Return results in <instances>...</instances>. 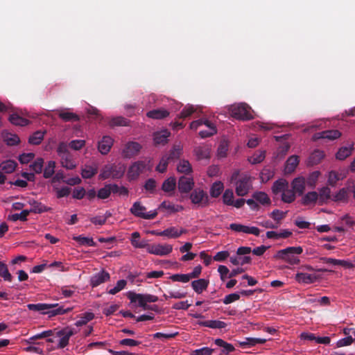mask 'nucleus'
<instances>
[{"mask_svg": "<svg viewBox=\"0 0 355 355\" xmlns=\"http://www.w3.org/2000/svg\"><path fill=\"white\" fill-rule=\"evenodd\" d=\"M27 308L30 311H38L42 314H46L49 318L64 315L73 310V307L65 308L64 305H60L59 304H46V303H38V304H28Z\"/></svg>", "mask_w": 355, "mask_h": 355, "instance_id": "1", "label": "nucleus"}, {"mask_svg": "<svg viewBox=\"0 0 355 355\" xmlns=\"http://www.w3.org/2000/svg\"><path fill=\"white\" fill-rule=\"evenodd\" d=\"M272 192L275 196L281 195V200L285 203H292L296 199V193L292 189L289 188L288 182L280 178L276 180L272 186Z\"/></svg>", "mask_w": 355, "mask_h": 355, "instance_id": "2", "label": "nucleus"}, {"mask_svg": "<svg viewBox=\"0 0 355 355\" xmlns=\"http://www.w3.org/2000/svg\"><path fill=\"white\" fill-rule=\"evenodd\" d=\"M302 252L303 248L301 246L288 247L278 250L274 257L276 259H279L290 265L295 266L300 263V255Z\"/></svg>", "mask_w": 355, "mask_h": 355, "instance_id": "3", "label": "nucleus"}, {"mask_svg": "<svg viewBox=\"0 0 355 355\" xmlns=\"http://www.w3.org/2000/svg\"><path fill=\"white\" fill-rule=\"evenodd\" d=\"M125 166L122 163H113L105 164L101 170L98 175L99 180L121 179L125 173Z\"/></svg>", "mask_w": 355, "mask_h": 355, "instance_id": "4", "label": "nucleus"}, {"mask_svg": "<svg viewBox=\"0 0 355 355\" xmlns=\"http://www.w3.org/2000/svg\"><path fill=\"white\" fill-rule=\"evenodd\" d=\"M57 153L60 157V162L62 167L67 169H73L76 167V162L68 150L67 143L60 142L57 148Z\"/></svg>", "mask_w": 355, "mask_h": 355, "instance_id": "5", "label": "nucleus"}, {"mask_svg": "<svg viewBox=\"0 0 355 355\" xmlns=\"http://www.w3.org/2000/svg\"><path fill=\"white\" fill-rule=\"evenodd\" d=\"M231 116L236 119L248 121L253 119V116L245 103L232 105L229 107Z\"/></svg>", "mask_w": 355, "mask_h": 355, "instance_id": "6", "label": "nucleus"}, {"mask_svg": "<svg viewBox=\"0 0 355 355\" xmlns=\"http://www.w3.org/2000/svg\"><path fill=\"white\" fill-rule=\"evenodd\" d=\"M126 295L131 303H138V306L144 309H146V304L148 302H156L158 300V297L155 295L136 293L133 291L128 292Z\"/></svg>", "mask_w": 355, "mask_h": 355, "instance_id": "7", "label": "nucleus"}, {"mask_svg": "<svg viewBox=\"0 0 355 355\" xmlns=\"http://www.w3.org/2000/svg\"><path fill=\"white\" fill-rule=\"evenodd\" d=\"M130 211L135 217L146 220L154 219L157 216L156 209L147 211L146 207L140 201L135 202L130 209Z\"/></svg>", "mask_w": 355, "mask_h": 355, "instance_id": "8", "label": "nucleus"}, {"mask_svg": "<svg viewBox=\"0 0 355 355\" xmlns=\"http://www.w3.org/2000/svg\"><path fill=\"white\" fill-rule=\"evenodd\" d=\"M148 166L146 161H137L132 163L128 168L127 178L129 181L137 180L141 174L144 173Z\"/></svg>", "mask_w": 355, "mask_h": 355, "instance_id": "9", "label": "nucleus"}, {"mask_svg": "<svg viewBox=\"0 0 355 355\" xmlns=\"http://www.w3.org/2000/svg\"><path fill=\"white\" fill-rule=\"evenodd\" d=\"M148 253L157 256H166L173 251V245L170 244H148L146 247Z\"/></svg>", "mask_w": 355, "mask_h": 355, "instance_id": "10", "label": "nucleus"}, {"mask_svg": "<svg viewBox=\"0 0 355 355\" xmlns=\"http://www.w3.org/2000/svg\"><path fill=\"white\" fill-rule=\"evenodd\" d=\"M251 187L250 177L248 175H242L236 182V193L239 196H245Z\"/></svg>", "mask_w": 355, "mask_h": 355, "instance_id": "11", "label": "nucleus"}, {"mask_svg": "<svg viewBox=\"0 0 355 355\" xmlns=\"http://www.w3.org/2000/svg\"><path fill=\"white\" fill-rule=\"evenodd\" d=\"M76 334V331L70 327L64 328L57 332V336L60 338L58 348L63 349L69 344L70 338Z\"/></svg>", "mask_w": 355, "mask_h": 355, "instance_id": "12", "label": "nucleus"}, {"mask_svg": "<svg viewBox=\"0 0 355 355\" xmlns=\"http://www.w3.org/2000/svg\"><path fill=\"white\" fill-rule=\"evenodd\" d=\"M190 199L192 203L199 207H203L208 205V197L203 190L194 189L190 195Z\"/></svg>", "mask_w": 355, "mask_h": 355, "instance_id": "13", "label": "nucleus"}, {"mask_svg": "<svg viewBox=\"0 0 355 355\" xmlns=\"http://www.w3.org/2000/svg\"><path fill=\"white\" fill-rule=\"evenodd\" d=\"M319 279L318 275L315 273H307L306 272H297L295 275V279L299 284H311Z\"/></svg>", "mask_w": 355, "mask_h": 355, "instance_id": "14", "label": "nucleus"}, {"mask_svg": "<svg viewBox=\"0 0 355 355\" xmlns=\"http://www.w3.org/2000/svg\"><path fill=\"white\" fill-rule=\"evenodd\" d=\"M110 279V273L103 269L99 272H97L91 277L89 284L92 288H94L105 282L109 281Z\"/></svg>", "mask_w": 355, "mask_h": 355, "instance_id": "15", "label": "nucleus"}, {"mask_svg": "<svg viewBox=\"0 0 355 355\" xmlns=\"http://www.w3.org/2000/svg\"><path fill=\"white\" fill-rule=\"evenodd\" d=\"M141 146L136 141L128 142L122 151V155L125 158H130L136 155L141 150Z\"/></svg>", "mask_w": 355, "mask_h": 355, "instance_id": "16", "label": "nucleus"}, {"mask_svg": "<svg viewBox=\"0 0 355 355\" xmlns=\"http://www.w3.org/2000/svg\"><path fill=\"white\" fill-rule=\"evenodd\" d=\"M291 184L298 196H302L306 189V178L303 176L297 177L292 180Z\"/></svg>", "mask_w": 355, "mask_h": 355, "instance_id": "17", "label": "nucleus"}, {"mask_svg": "<svg viewBox=\"0 0 355 355\" xmlns=\"http://www.w3.org/2000/svg\"><path fill=\"white\" fill-rule=\"evenodd\" d=\"M340 136L341 133L338 130H327L315 134L314 139H326L328 140H334L339 138Z\"/></svg>", "mask_w": 355, "mask_h": 355, "instance_id": "18", "label": "nucleus"}, {"mask_svg": "<svg viewBox=\"0 0 355 355\" xmlns=\"http://www.w3.org/2000/svg\"><path fill=\"white\" fill-rule=\"evenodd\" d=\"M194 185L192 178L182 176L178 181V189L181 193L189 192Z\"/></svg>", "mask_w": 355, "mask_h": 355, "instance_id": "19", "label": "nucleus"}, {"mask_svg": "<svg viewBox=\"0 0 355 355\" xmlns=\"http://www.w3.org/2000/svg\"><path fill=\"white\" fill-rule=\"evenodd\" d=\"M114 140L109 136H104L98 142V148L103 155L107 154L113 145Z\"/></svg>", "mask_w": 355, "mask_h": 355, "instance_id": "20", "label": "nucleus"}, {"mask_svg": "<svg viewBox=\"0 0 355 355\" xmlns=\"http://www.w3.org/2000/svg\"><path fill=\"white\" fill-rule=\"evenodd\" d=\"M349 197V189L343 187L332 196L331 200L336 202L347 203Z\"/></svg>", "mask_w": 355, "mask_h": 355, "instance_id": "21", "label": "nucleus"}, {"mask_svg": "<svg viewBox=\"0 0 355 355\" xmlns=\"http://www.w3.org/2000/svg\"><path fill=\"white\" fill-rule=\"evenodd\" d=\"M318 204L322 205L327 203L329 200H331V189L328 187H322L318 189Z\"/></svg>", "mask_w": 355, "mask_h": 355, "instance_id": "22", "label": "nucleus"}, {"mask_svg": "<svg viewBox=\"0 0 355 355\" xmlns=\"http://www.w3.org/2000/svg\"><path fill=\"white\" fill-rule=\"evenodd\" d=\"M209 284V281L206 279H198L191 282L193 290L198 294H201L204 291L207 290Z\"/></svg>", "mask_w": 355, "mask_h": 355, "instance_id": "23", "label": "nucleus"}, {"mask_svg": "<svg viewBox=\"0 0 355 355\" xmlns=\"http://www.w3.org/2000/svg\"><path fill=\"white\" fill-rule=\"evenodd\" d=\"M28 203L31 207V208L29 210L28 209L29 214L31 212L35 214H42L44 212L49 211L51 209L50 207H47L42 202L36 201L35 200H29Z\"/></svg>", "mask_w": 355, "mask_h": 355, "instance_id": "24", "label": "nucleus"}, {"mask_svg": "<svg viewBox=\"0 0 355 355\" xmlns=\"http://www.w3.org/2000/svg\"><path fill=\"white\" fill-rule=\"evenodd\" d=\"M317 202L318 203V195L317 191L307 192L301 199V203L304 206L315 205Z\"/></svg>", "mask_w": 355, "mask_h": 355, "instance_id": "25", "label": "nucleus"}, {"mask_svg": "<svg viewBox=\"0 0 355 355\" xmlns=\"http://www.w3.org/2000/svg\"><path fill=\"white\" fill-rule=\"evenodd\" d=\"M197 324L202 326V327H206L211 329H224L227 327V324L220 320H207V321H198L196 322Z\"/></svg>", "mask_w": 355, "mask_h": 355, "instance_id": "26", "label": "nucleus"}, {"mask_svg": "<svg viewBox=\"0 0 355 355\" xmlns=\"http://www.w3.org/2000/svg\"><path fill=\"white\" fill-rule=\"evenodd\" d=\"M113 188H116V184H107L101 188L97 192L98 199L105 200L108 198L113 193Z\"/></svg>", "mask_w": 355, "mask_h": 355, "instance_id": "27", "label": "nucleus"}, {"mask_svg": "<svg viewBox=\"0 0 355 355\" xmlns=\"http://www.w3.org/2000/svg\"><path fill=\"white\" fill-rule=\"evenodd\" d=\"M159 209L167 210L168 214H173L181 211L184 209L183 206L180 205H174L168 201H163L158 207Z\"/></svg>", "mask_w": 355, "mask_h": 355, "instance_id": "28", "label": "nucleus"}, {"mask_svg": "<svg viewBox=\"0 0 355 355\" xmlns=\"http://www.w3.org/2000/svg\"><path fill=\"white\" fill-rule=\"evenodd\" d=\"M204 125L207 127V130H200L199 132V135L200 137L207 138L216 134V127L212 122L208 119H206Z\"/></svg>", "mask_w": 355, "mask_h": 355, "instance_id": "29", "label": "nucleus"}, {"mask_svg": "<svg viewBox=\"0 0 355 355\" xmlns=\"http://www.w3.org/2000/svg\"><path fill=\"white\" fill-rule=\"evenodd\" d=\"M169 112L164 108L153 110L146 113L148 118L153 119H162L169 116Z\"/></svg>", "mask_w": 355, "mask_h": 355, "instance_id": "30", "label": "nucleus"}, {"mask_svg": "<svg viewBox=\"0 0 355 355\" xmlns=\"http://www.w3.org/2000/svg\"><path fill=\"white\" fill-rule=\"evenodd\" d=\"M98 172V166L96 164L93 165H85L82 168L81 175L84 179H90Z\"/></svg>", "mask_w": 355, "mask_h": 355, "instance_id": "31", "label": "nucleus"}, {"mask_svg": "<svg viewBox=\"0 0 355 355\" xmlns=\"http://www.w3.org/2000/svg\"><path fill=\"white\" fill-rule=\"evenodd\" d=\"M187 230L181 228L178 230L175 227H170L164 230V236L168 238L176 239L180 237L182 234L187 233Z\"/></svg>", "mask_w": 355, "mask_h": 355, "instance_id": "32", "label": "nucleus"}, {"mask_svg": "<svg viewBox=\"0 0 355 355\" xmlns=\"http://www.w3.org/2000/svg\"><path fill=\"white\" fill-rule=\"evenodd\" d=\"M171 133L167 130L155 132L153 135V140L155 144H165L167 143L168 137Z\"/></svg>", "mask_w": 355, "mask_h": 355, "instance_id": "33", "label": "nucleus"}, {"mask_svg": "<svg viewBox=\"0 0 355 355\" xmlns=\"http://www.w3.org/2000/svg\"><path fill=\"white\" fill-rule=\"evenodd\" d=\"M299 157L297 155H292L288 158L286 162L285 171L287 173H293L299 164Z\"/></svg>", "mask_w": 355, "mask_h": 355, "instance_id": "34", "label": "nucleus"}, {"mask_svg": "<svg viewBox=\"0 0 355 355\" xmlns=\"http://www.w3.org/2000/svg\"><path fill=\"white\" fill-rule=\"evenodd\" d=\"M58 116L64 121H78L80 119L76 114L67 110L59 111Z\"/></svg>", "mask_w": 355, "mask_h": 355, "instance_id": "35", "label": "nucleus"}, {"mask_svg": "<svg viewBox=\"0 0 355 355\" xmlns=\"http://www.w3.org/2000/svg\"><path fill=\"white\" fill-rule=\"evenodd\" d=\"M324 157L322 150H315L309 157V164L311 165H316L319 164Z\"/></svg>", "mask_w": 355, "mask_h": 355, "instance_id": "36", "label": "nucleus"}, {"mask_svg": "<svg viewBox=\"0 0 355 355\" xmlns=\"http://www.w3.org/2000/svg\"><path fill=\"white\" fill-rule=\"evenodd\" d=\"M252 198L263 205H270L271 200L268 196L263 191H256L252 194Z\"/></svg>", "mask_w": 355, "mask_h": 355, "instance_id": "37", "label": "nucleus"}, {"mask_svg": "<svg viewBox=\"0 0 355 355\" xmlns=\"http://www.w3.org/2000/svg\"><path fill=\"white\" fill-rule=\"evenodd\" d=\"M73 240L78 242L80 245L91 246V247L96 246V242L94 241L92 238L86 237V236H84L83 235L74 236L73 237Z\"/></svg>", "mask_w": 355, "mask_h": 355, "instance_id": "38", "label": "nucleus"}, {"mask_svg": "<svg viewBox=\"0 0 355 355\" xmlns=\"http://www.w3.org/2000/svg\"><path fill=\"white\" fill-rule=\"evenodd\" d=\"M94 318V314L92 312H85L79 316V319L75 322L76 327H81L87 324Z\"/></svg>", "mask_w": 355, "mask_h": 355, "instance_id": "39", "label": "nucleus"}, {"mask_svg": "<svg viewBox=\"0 0 355 355\" xmlns=\"http://www.w3.org/2000/svg\"><path fill=\"white\" fill-rule=\"evenodd\" d=\"M140 238V234L138 232H135L131 234V244L136 248H146L148 243L144 241H139L138 239Z\"/></svg>", "mask_w": 355, "mask_h": 355, "instance_id": "40", "label": "nucleus"}, {"mask_svg": "<svg viewBox=\"0 0 355 355\" xmlns=\"http://www.w3.org/2000/svg\"><path fill=\"white\" fill-rule=\"evenodd\" d=\"M320 174V172L318 171H315L312 173H310L306 179V184H307V186L310 188H315Z\"/></svg>", "mask_w": 355, "mask_h": 355, "instance_id": "41", "label": "nucleus"}, {"mask_svg": "<svg viewBox=\"0 0 355 355\" xmlns=\"http://www.w3.org/2000/svg\"><path fill=\"white\" fill-rule=\"evenodd\" d=\"M9 121L15 125L19 126H25L29 123V120L19 116L17 114H12L9 116Z\"/></svg>", "mask_w": 355, "mask_h": 355, "instance_id": "42", "label": "nucleus"}, {"mask_svg": "<svg viewBox=\"0 0 355 355\" xmlns=\"http://www.w3.org/2000/svg\"><path fill=\"white\" fill-rule=\"evenodd\" d=\"M17 164L13 160H6L0 164L1 170L6 173H12L15 171Z\"/></svg>", "mask_w": 355, "mask_h": 355, "instance_id": "43", "label": "nucleus"}, {"mask_svg": "<svg viewBox=\"0 0 355 355\" xmlns=\"http://www.w3.org/2000/svg\"><path fill=\"white\" fill-rule=\"evenodd\" d=\"M343 177H341V175L336 171H331L328 173L327 176V184L331 187H335L337 184V182L342 180Z\"/></svg>", "mask_w": 355, "mask_h": 355, "instance_id": "44", "label": "nucleus"}, {"mask_svg": "<svg viewBox=\"0 0 355 355\" xmlns=\"http://www.w3.org/2000/svg\"><path fill=\"white\" fill-rule=\"evenodd\" d=\"M224 185L220 181H217L213 183L210 189V195L213 198L218 197L223 191Z\"/></svg>", "mask_w": 355, "mask_h": 355, "instance_id": "45", "label": "nucleus"}, {"mask_svg": "<svg viewBox=\"0 0 355 355\" xmlns=\"http://www.w3.org/2000/svg\"><path fill=\"white\" fill-rule=\"evenodd\" d=\"M177 170L181 173L188 175L192 172V167L189 161L182 159L180 161Z\"/></svg>", "mask_w": 355, "mask_h": 355, "instance_id": "46", "label": "nucleus"}, {"mask_svg": "<svg viewBox=\"0 0 355 355\" xmlns=\"http://www.w3.org/2000/svg\"><path fill=\"white\" fill-rule=\"evenodd\" d=\"M175 178L173 177H170L163 182L162 189L164 192H171L175 190Z\"/></svg>", "mask_w": 355, "mask_h": 355, "instance_id": "47", "label": "nucleus"}, {"mask_svg": "<svg viewBox=\"0 0 355 355\" xmlns=\"http://www.w3.org/2000/svg\"><path fill=\"white\" fill-rule=\"evenodd\" d=\"M214 343L217 346L223 348V352L224 353L229 354L234 352L235 349L234 347L232 344L225 342L221 338L216 339Z\"/></svg>", "mask_w": 355, "mask_h": 355, "instance_id": "48", "label": "nucleus"}, {"mask_svg": "<svg viewBox=\"0 0 355 355\" xmlns=\"http://www.w3.org/2000/svg\"><path fill=\"white\" fill-rule=\"evenodd\" d=\"M182 152V148L180 146H174L173 148L170 150L168 155H166V157L168 158L170 161H174L180 157Z\"/></svg>", "mask_w": 355, "mask_h": 355, "instance_id": "49", "label": "nucleus"}, {"mask_svg": "<svg viewBox=\"0 0 355 355\" xmlns=\"http://www.w3.org/2000/svg\"><path fill=\"white\" fill-rule=\"evenodd\" d=\"M230 262L235 266L241 265L243 266L246 263H249L251 261V258L248 256L243 257L239 256L231 257L230 259Z\"/></svg>", "mask_w": 355, "mask_h": 355, "instance_id": "50", "label": "nucleus"}, {"mask_svg": "<svg viewBox=\"0 0 355 355\" xmlns=\"http://www.w3.org/2000/svg\"><path fill=\"white\" fill-rule=\"evenodd\" d=\"M55 162L54 161H49L47 162L43 173V176L44 178H49L52 177V175L55 173Z\"/></svg>", "mask_w": 355, "mask_h": 355, "instance_id": "51", "label": "nucleus"}, {"mask_svg": "<svg viewBox=\"0 0 355 355\" xmlns=\"http://www.w3.org/2000/svg\"><path fill=\"white\" fill-rule=\"evenodd\" d=\"M352 148L342 147L337 152L336 157L339 160H344L352 154Z\"/></svg>", "mask_w": 355, "mask_h": 355, "instance_id": "52", "label": "nucleus"}, {"mask_svg": "<svg viewBox=\"0 0 355 355\" xmlns=\"http://www.w3.org/2000/svg\"><path fill=\"white\" fill-rule=\"evenodd\" d=\"M28 215L29 211H28V209H24L20 213L12 214L11 216H9V218L12 221H26Z\"/></svg>", "mask_w": 355, "mask_h": 355, "instance_id": "53", "label": "nucleus"}, {"mask_svg": "<svg viewBox=\"0 0 355 355\" xmlns=\"http://www.w3.org/2000/svg\"><path fill=\"white\" fill-rule=\"evenodd\" d=\"M127 285V281L125 280V279H120L117 282H116V286L110 289L107 293L110 295H115L117 293L120 292L121 291H122L123 289L125 288V287Z\"/></svg>", "mask_w": 355, "mask_h": 355, "instance_id": "54", "label": "nucleus"}, {"mask_svg": "<svg viewBox=\"0 0 355 355\" xmlns=\"http://www.w3.org/2000/svg\"><path fill=\"white\" fill-rule=\"evenodd\" d=\"M44 138V132L41 131H36L31 136H30L28 139V141L30 144L34 145L40 144Z\"/></svg>", "mask_w": 355, "mask_h": 355, "instance_id": "55", "label": "nucleus"}, {"mask_svg": "<svg viewBox=\"0 0 355 355\" xmlns=\"http://www.w3.org/2000/svg\"><path fill=\"white\" fill-rule=\"evenodd\" d=\"M0 276L5 281L11 282L12 280V276L10 273L6 264L3 262L0 264Z\"/></svg>", "mask_w": 355, "mask_h": 355, "instance_id": "56", "label": "nucleus"}, {"mask_svg": "<svg viewBox=\"0 0 355 355\" xmlns=\"http://www.w3.org/2000/svg\"><path fill=\"white\" fill-rule=\"evenodd\" d=\"M4 141L8 146H14L17 144L20 139L15 134L7 133L4 135Z\"/></svg>", "mask_w": 355, "mask_h": 355, "instance_id": "57", "label": "nucleus"}, {"mask_svg": "<svg viewBox=\"0 0 355 355\" xmlns=\"http://www.w3.org/2000/svg\"><path fill=\"white\" fill-rule=\"evenodd\" d=\"M44 159L42 158L36 159L31 165L30 168L36 173H40L42 171Z\"/></svg>", "mask_w": 355, "mask_h": 355, "instance_id": "58", "label": "nucleus"}, {"mask_svg": "<svg viewBox=\"0 0 355 355\" xmlns=\"http://www.w3.org/2000/svg\"><path fill=\"white\" fill-rule=\"evenodd\" d=\"M234 201V193L232 189H226L223 195V202L225 205L230 206Z\"/></svg>", "mask_w": 355, "mask_h": 355, "instance_id": "59", "label": "nucleus"}, {"mask_svg": "<svg viewBox=\"0 0 355 355\" xmlns=\"http://www.w3.org/2000/svg\"><path fill=\"white\" fill-rule=\"evenodd\" d=\"M195 111L196 109L193 105H187L178 114V117L179 119H186L190 116Z\"/></svg>", "mask_w": 355, "mask_h": 355, "instance_id": "60", "label": "nucleus"}, {"mask_svg": "<svg viewBox=\"0 0 355 355\" xmlns=\"http://www.w3.org/2000/svg\"><path fill=\"white\" fill-rule=\"evenodd\" d=\"M173 282H178L182 283H187L190 281L189 274H175L170 277Z\"/></svg>", "mask_w": 355, "mask_h": 355, "instance_id": "61", "label": "nucleus"}, {"mask_svg": "<svg viewBox=\"0 0 355 355\" xmlns=\"http://www.w3.org/2000/svg\"><path fill=\"white\" fill-rule=\"evenodd\" d=\"M265 158V152H258L254 153L252 156H251L248 160L252 164H256L261 163Z\"/></svg>", "mask_w": 355, "mask_h": 355, "instance_id": "62", "label": "nucleus"}, {"mask_svg": "<svg viewBox=\"0 0 355 355\" xmlns=\"http://www.w3.org/2000/svg\"><path fill=\"white\" fill-rule=\"evenodd\" d=\"M169 161L170 160L168 159V158L166 157V156H163L160 159L159 164L157 166L156 170L159 173L165 172L167 168Z\"/></svg>", "mask_w": 355, "mask_h": 355, "instance_id": "63", "label": "nucleus"}, {"mask_svg": "<svg viewBox=\"0 0 355 355\" xmlns=\"http://www.w3.org/2000/svg\"><path fill=\"white\" fill-rule=\"evenodd\" d=\"M111 125L126 126L129 124V120L122 116L113 118L110 122Z\"/></svg>", "mask_w": 355, "mask_h": 355, "instance_id": "64", "label": "nucleus"}]
</instances>
